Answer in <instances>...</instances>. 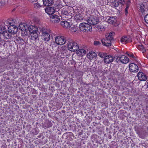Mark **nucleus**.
Listing matches in <instances>:
<instances>
[{
	"instance_id": "1",
	"label": "nucleus",
	"mask_w": 148,
	"mask_h": 148,
	"mask_svg": "<svg viewBox=\"0 0 148 148\" xmlns=\"http://www.w3.org/2000/svg\"><path fill=\"white\" fill-rule=\"evenodd\" d=\"M68 49L71 51H75L79 49V45L77 43L69 38L67 42Z\"/></svg>"
},
{
	"instance_id": "2",
	"label": "nucleus",
	"mask_w": 148,
	"mask_h": 148,
	"mask_svg": "<svg viewBox=\"0 0 148 148\" xmlns=\"http://www.w3.org/2000/svg\"><path fill=\"white\" fill-rule=\"evenodd\" d=\"M79 28L84 32H88L92 31L91 26L88 23H80L79 26Z\"/></svg>"
},
{
	"instance_id": "3",
	"label": "nucleus",
	"mask_w": 148,
	"mask_h": 148,
	"mask_svg": "<svg viewBox=\"0 0 148 148\" xmlns=\"http://www.w3.org/2000/svg\"><path fill=\"white\" fill-rule=\"evenodd\" d=\"M40 31L42 32V40L45 41H48L50 39V35L47 32V29L43 27H41L39 28Z\"/></svg>"
},
{
	"instance_id": "4",
	"label": "nucleus",
	"mask_w": 148,
	"mask_h": 148,
	"mask_svg": "<svg viewBox=\"0 0 148 148\" xmlns=\"http://www.w3.org/2000/svg\"><path fill=\"white\" fill-rule=\"evenodd\" d=\"M69 39V38L64 36H57L56 38L55 41L57 45H62L67 43Z\"/></svg>"
},
{
	"instance_id": "5",
	"label": "nucleus",
	"mask_w": 148,
	"mask_h": 148,
	"mask_svg": "<svg viewBox=\"0 0 148 148\" xmlns=\"http://www.w3.org/2000/svg\"><path fill=\"white\" fill-rule=\"evenodd\" d=\"M87 22L90 25H96L99 22V19L96 16H91L87 20Z\"/></svg>"
},
{
	"instance_id": "6",
	"label": "nucleus",
	"mask_w": 148,
	"mask_h": 148,
	"mask_svg": "<svg viewBox=\"0 0 148 148\" xmlns=\"http://www.w3.org/2000/svg\"><path fill=\"white\" fill-rule=\"evenodd\" d=\"M129 69L131 72L136 73L139 70L138 66L136 64L133 63H131L129 64Z\"/></svg>"
},
{
	"instance_id": "7",
	"label": "nucleus",
	"mask_w": 148,
	"mask_h": 148,
	"mask_svg": "<svg viewBox=\"0 0 148 148\" xmlns=\"http://www.w3.org/2000/svg\"><path fill=\"white\" fill-rule=\"evenodd\" d=\"M114 60V57L110 55H106L103 59V61L106 64L111 63Z\"/></svg>"
},
{
	"instance_id": "8",
	"label": "nucleus",
	"mask_w": 148,
	"mask_h": 148,
	"mask_svg": "<svg viewBox=\"0 0 148 148\" xmlns=\"http://www.w3.org/2000/svg\"><path fill=\"white\" fill-rule=\"evenodd\" d=\"M18 31V27L15 26L10 25L8 27V31L11 34H15Z\"/></svg>"
},
{
	"instance_id": "9",
	"label": "nucleus",
	"mask_w": 148,
	"mask_h": 148,
	"mask_svg": "<svg viewBox=\"0 0 148 148\" xmlns=\"http://www.w3.org/2000/svg\"><path fill=\"white\" fill-rule=\"evenodd\" d=\"M39 30H37L35 32L30 34L31 36V39L32 40H34L36 42L38 41L39 40V36L38 33L39 32Z\"/></svg>"
},
{
	"instance_id": "10",
	"label": "nucleus",
	"mask_w": 148,
	"mask_h": 148,
	"mask_svg": "<svg viewBox=\"0 0 148 148\" xmlns=\"http://www.w3.org/2000/svg\"><path fill=\"white\" fill-rule=\"evenodd\" d=\"M45 12L49 15H51L55 12V10L54 7L48 6L45 9Z\"/></svg>"
},
{
	"instance_id": "11",
	"label": "nucleus",
	"mask_w": 148,
	"mask_h": 148,
	"mask_svg": "<svg viewBox=\"0 0 148 148\" xmlns=\"http://www.w3.org/2000/svg\"><path fill=\"white\" fill-rule=\"evenodd\" d=\"M60 19L59 16L56 14L51 16L50 18L51 21L54 23H58L60 21Z\"/></svg>"
},
{
	"instance_id": "12",
	"label": "nucleus",
	"mask_w": 148,
	"mask_h": 148,
	"mask_svg": "<svg viewBox=\"0 0 148 148\" xmlns=\"http://www.w3.org/2000/svg\"><path fill=\"white\" fill-rule=\"evenodd\" d=\"M138 79L140 81H146L147 79L146 75L142 72H139L137 74Z\"/></svg>"
},
{
	"instance_id": "13",
	"label": "nucleus",
	"mask_w": 148,
	"mask_h": 148,
	"mask_svg": "<svg viewBox=\"0 0 148 148\" xmlns=\"http://www.w3.org/2000/svg\"><path fill=\"white\" fill-rule=\"evenodd\" d=\"M121 62L123 64H126L129 62V60L128 58L124 55L120 56Z\"/></svg>"
},
{
	"instance_id": "14",
	"label": "nucleus",
	"mask_w": 148,
	"mask_h": 148,
	"mask_svg": "<svg viewBox=\"0 0 148 148\" xmlns=\"http://www.w3.org/2000/svg\"><path fill=\"white\" fill-rule=\"evenodd\" d=\"M102 44L103 46L106 47L110 46L111 45V42L110 40H108L106 38V39H102L101 40Z\"/></svg>"
},
{
	"instance_id": "15",
	"label": "nucleus",
	"mask_w": 148,
	"mask_h": 148,
	"mask_svg": "<svg viewBox=\"0 0 148 148\" xmlns=\"http://www.w3.org/2000/svg\"><path fill=\"white\" fill-rule=\"evenodd\" d=\"M97 56L96 53L94 52H90L87 54L88 58L90 60L96 58Z\"/></svg>"
},
{
	"instance_id": "16",
	"label": "nucleus",
	"mask_w": 148,
	"mask_h": 148,
	"mask_svg": "<svg viewBox=\"0 0 148 148\" xmlns=\"http://www.w3.org/2000/svg\"><path fill=\"white\" fill-rule=\"evenodd\" d=\"M44 5L48 6L53 4L54 3V0H42Z\"/></svg>"
},
{
	"instance_id": "17",
	"label": "nucleus",
	"mask_w": 148,
	"mask_h": 148,
	"mask_svg": "<svg viewBox=\"0 0 148 148\" xmlns=\"http://www.w3.org/2000/svg\"><path fill=\"white\" fill-rule=\"evenodd\" d=\"M40 27L37 28L33 26H29L28 27V30L30 34H32L34 32H36L37 30H39V28Z\"/></svg>"
},
{
	"instance_id": "18",
	"label": "nucleus",
	"mask_w": 148,
	"mask_h": 148,
	"mask_svg": "<svg viewBox=\"0 0 148 148\" xmlns=\"http://www.w3.org/2000/svg\"><path fill=\"white\" fill-rule=\"evenodd\" d=\"M61 25L65 28H68L70 27L69 23L66 21H61L60 23Z\"/></svg>"
},
{
	"instance_id": "19",
	"label": "nucleus",
	"mask_w": 148,
	"mask_h": 148,
	"mask_svg": "<svg viewBox=\"0 0 148 148\" xmlns=\"http://www.w3.org/2000/svg\"><path fill=\"white\" fill-rule=\"evenodd\" d=\"M114 34V32H111L107 36L106 38L108 39V40H110L111 42L112 40L113 39V35Z\"/></svg>"
},
{
	"instance_id": "20",
	"label": "nucleus",
	"mask_w": 148,
	"mask_h": 148,
	"mask_svg": "<svg viewBox=\"0 0 148 148\" xmlns=\"http://www.w3.org/2000/svg\"><path fill=\"white\" fill-rule=\"evenodd\" d=\"M19 28L22 31H26V28L27 27V26L26 25L20 24L18 26Z\"/></svg>"
},
{
	"instance_id": "21",
	"label": "nucleus",
	"mask_w": 148,
	"mask_h": 148,
	"mask_svg": "<svg viewBox=\"0 0 148 148\" xmlns=\"http://www.w3.org/2000/svg\"><path fill=\"white\" fill-rule=\"evenodd\" d=\"M18 43H23L24 41L23 39L18 36H16L14 39Z\"/></svg>"
},
{
	"instance_id": "22",
	"label": "nucleus",
	"mask_w": 148,
	"mask_h": 148,
	"mask_svg": "<svg viewBox=\"0 0 148 148\" xmlns=\"http://www.w3.org/2000/svg\"><path fill=\"white\" fill-rule=\"evenodd\" d=\"M111 5L112 7L115 8H116L119 5V2L114 0L111 2Z\"/></svg>"
},
{
	"instance_id": "23",
	"label": "nucleus",
	"mask_w": 148,
	"mask_h": 148,
	"mask_svg": "<svg viewBox=\"0 0 148 148\" xmlns=\"http://www.w3.org/2000/svg\"><path fill=\"white\" fill-rule=\"evenodd\" d=\"M96 28L98 29L99 30L101 31H103L105 30V27L103 25H97Z\"/></svg>"
},
{
	"instance_id": "24",
	"label": "nucleus",
	"mask_w": 148,
	"mask_h": 148,
	"mask_svg": "<svg viewBox=\"0 0 148 148\" xmlns=\"http://www.w3.org/2000/svg\"><path fill=\"white\" fill-rule=\"evenodd\" d=\"M115 19V17H109L107 19V21L109 23L111 24L114 22Z\"/></svg>"
},
{
	"instance_id": "25",
	"label": "nucleus",
	"mask_w": 148,
	"mask_h": 148,
	"mask_svg": "<svg viewBox=\"0 0 148 148\" xmlns=\"http://www.w3.org/2000/svg\"><path fill=\"white\" fill-rule=\"evenodd\" d=\"M79 52H80L81 53V55L83 56L86 53V51L85 50L83 49H79L77 52V53H79Z\"/></svg>"
},
{
	"instance_id": "26",
	"label": "nucleus",
	"mask_w": 148,
	"mask_h": 148,
	"mask_svg": "<svg viewBox=\"0 0 148 148\" xmlns=\"http://www.w3.org/2000/svg\"><path fill=\"white\" fill-rule=\"evenodd\" d=\"M121 42L123 43H126L128 41V38L126 36L123 37L121 40Z\"/></svg>"
},
{
	"instance_id": "27",
	"label": "nucleus",
	"mask_w": 148,
	"mask_h": 148,
	"mask_svg": "<svg viewBox=\"0 0 148 148\" xmlns=\"http://www.w3.org/2000/svg\"><path fill=\"white\" fill-rule=\"evenodd\" d=\"M2 35L4 36L7 38H9L11 36V34H8L6 30L5 32H4V33L2 34Z\"/></svg>"
},
{
	"instance_id": "28",
	"label": "nucleus",
	"mask_w": 148,
	"mask_h": 148,
	"mask_svg": "<svg viewBox=\"0 0 148 148\" xmlns=\"http://www.w3.org/2000/svg\"><path fill=\"white\" fill-rule=\"evenodd\" d=\"M60 11H61L62 13L63 14L66 15H68L69 14L68 11L65 9H61V10L60 9Z\"/></svg>"
},
{
	"instance_id": "29",
	"label": "nucleus",
	"mask_w": 148,
	"mask_h": 148,
	"mask_svg": "<svg viewBox=\"0 0 148 148\" xmlns=\"http://www.w3.org/2000/svg\"><path fill=\"white\" fill-rule=\"evenodd\" d=\"M107 55V54L105 53H103L101 52H99L98 55L101 58H105Z\"/></svg>"
},
{
	"instance_id": "30",
	"label": "nucleus",
	"mask_w": 148,
	"mask_h": 148,
	"mask_svg": "<svg viewBox=\"0 0 148 148\" xmlns=\"http://www.w3.org/2000/svg\"><path fill=\"white\" fill-rule=\"evenodd\" d=\"M6 29L3 26H0V34H3L4 32L5 31Z\"/></svg>"
},
{
	"instance_id": "31",
	"label": "nucleus",
	"mask_w": 148,
	"mask_h": 148,
	"mask_svg": "<svg viewBox=\"0 0 148 148\" xmlns=\"http://www.w3.org/2000/svg\"><path fill=\"white\" fill-rule=\"evenodd\" d=\"M34 8L37 9H39L40 8L42 7V6L39 3H36L34 4Z\"/></svg>"
},
{
	"instance_id": "32",
	"label": "nucleus",
	"mask_w": 148,
	"mask_h": 148,
	"mask_svg": "<svg viewBox=\"0 0 148 148\" xmlns=\"http://www.w3.org/2000/svg\"><path fill=\"white\" fill-rule=\"evenodd\" d=\"M78 29L77 27V26H73L71 27V31L72 32H76Z\"/></svg>"
},
{
	"instance_id": "33",
	"label": "nucleus",
	"mask_w": 148,
	"mask_h": 148,
	"mask_svg": "<svg viewBox=\"0 0 148 148\" xmlns=\"http://www.w3.org/2000/svg\"><path fill=\"white\" fill-rule=\"evenodd\" d=\"M114 59H116V61L117 63H119L121 62V60L120 59V56H116L114 57Z\"/></svg>"
},
{
	"instance_id": "34",
	"label": "nucleus",
	"mask_w": 148,
	"mask_h": 148,
	"mask_svg": "<svg viewBox=\"0 0 148 148\" xmlns=\"http://www.w3.org/2000/svg\"><path fill=\"white\" fill-rule=\"evenodd\" d=\"M144 20L145 22L148 24V14H147L145 16Z\"/></svg>"
},
{
	"instance_id": "35",
	"label": "nucleus",
	"mask_w": 148,
	"mask_h": 148,
	"mask_svg": "<svg viewBox=\"0 0 148 148\" xmlns=\"http://www.w3.org/2000/svg\"><path fill=\"white\" fill-rule=\"evenodd\" d=\"M65 51L66 50L65 49H64L61 52L62 54L63 55V56H61L63 57H64V56H66V53Z\"/></svg>"
},
{
	"instance_id": "36",
	"label": "nucleus",
	"mask_w": 148,
	"mask_h": 148,
	"mask_svg": "<svg viewBox=\"0 0 148 148\" xmlns=\"http://www.w3.org/2000/svg\"><path fill=\"white\" fill-rule=\"evenodd\" d=\"M94 45H98L101 44V43L99 41H95L94 43Z\"/></svg>"
},
{
	"instance_id": "37",
	"label": "nucleus",
	"mask_w": 148,
	"mask_h": 148,
	"mask_svg": "<svg viewBox=\"0 0 148 148\" xmlns=\"http://www.w3.org/2000/svg\"><path fill=\"white\" fill-rule=\"evenodd\" d=\"M144 6L143 5H141L140 6V10L141 12H144Z\"/></svg>"
},
{
	"instance_id": "38",
	"label": "nucleus",
	"mask_w": 148,
	"mask_h": 148,
	"mask_svg": "<svg viewBox=\"0 0 148 148\" xmlns=\"http://www.w3.org/2000/svg\"><path fill=\"white\" fill-rule=\"evenodd\" d=\"M144 48V47L142 45H138V49H140L141 50L143 49Z\"/></svg>"
},
{
	"instance_id": "39",
	"label": "nucleus",
	"mask_w": 148,
	"mask_h": 148,
	"mask_svg": "<svg viewBox=\"0 0 148 148\" xmlns=\"http://www.w3.org/2000/svg\"><path fill=\"white\" fill-rule=\"evenodd\" d=\"M128 9L127 7L125 9V15H127L128 13Z\"/></svg>"
},
{
	"instance_id": "40",
	"label": "nucleus",
	"mask_w": 148,
	"mask_h": 148,
	"mask_svg": "<svg viewBox=\"0 0 148 148\" xmlns=\"http://www.w3.org/2000/svg\"><path fill=\"white\" fill-rule=\"evenodd\" d=\"M118 2H119V4L120 3L121 4H124V2L123 0H120Z\"/></svg>"
},
{
	"instance_id": "41",
	"label": "nucleus",
	"mask_w": 148,
	"mask_h": 148,
	"mask_svg": "<svg viewBox=\"0 0 148 148\" xmlns=\"http://www.w3.org/2000/svg\"><path fill=\"white\" fill-rule=\"evenodd\" d=\"M130 57H131L133 58H134V56L132 53H129V54H127Z\"/></svg>"
},
{
	"instance_id": "42",
	"label": "nucleus",
	"mask_w": 148,
	"mask_h": 148,
	"mask_svg": "<svg viewBox=\"0 0 148 148\" xmlns=\"http://www.w3.org/2000/svg\"><path fill=\"white\" fill-rule=\"evenodd\" d=\"M28 1L31 3H33L34 2H36L38 0H28Z\"/></svg>"
},
{
	"instance_id": "43",
	"label": "nucleus",
	"mask_w": 148,
	"mask_h": 148,
	"mask_svg": "<svg viewBox=\"0 0 148 148\" xmlns=\"http://www.w3.org/2000/svg\"><path fill=\"white\" fill-rule=\"evenodd\" d=\"M8 24L11 25V23L8 22H6L5 23V25H7Z\"/></svg>"
},
{
	"instance_id": "44",
	"label": "nucleus",
	"mask_w": 148,
	"mask_h": 148,
	"mask_svg": "<svg viewBox=\"0 0 148 148\" xmlns=\"http://www.w3.org/2000/svg\"><path fill=\"white\" fill-rule=\"evenodd\" d=\"M142 51V52L143 53L145 52L146 50H145V49L144 48L143 49H142V50H141Z\"/></svg>"
},
{
	"instance_id": "45",
	"label": "nucleus",
	"mask_w": 148,
	"mask_h": 148,
	"mask_svg": "<svg viewBox=\"0 0 148 148\" xmlns=\"http://www.w3.org/2000/svg\"><path fill=\"white\" fill-rule=\"evenodd\" d=\"M129 7V5L128 4H127L126 5V7L127 8H127L128 9Z\"/></svg>"
},
{
	"instance_id": "46",
	"label": "nucleus",
	"mask_w": 148,
	"mask_h": 148,
	"mask_svg": "<svg viewBox=\"0 0 148 148\" xmlns=\"http://www.w3.org/2000/svg\"><path fill=\"white\" fill-rule=\"evenodd\" d=\"M100 62V63H102V62H103V61H102H102H101Z\"/></svg>"
},
{
	"instance_id": "47",
	"label": "nucleus",
	"mask_w": 148,
	"mask_h": 148,
	"mask_svg": "<svg viewBox=\"0 0 148 148\" xmlns=\"http://www.w3.org/2000/svg\"><path fill=\"white\" fill-rule=\"evenodd\" d=\"M63 111H63V112H64V111H64V110Z\"/></svg>"
},
{
	"instance_id": "48",
	"label": "nucleus",
	"mask_w": 148,
	"mask_h": 148,
	"mask_svg": "<svg viewBox=\"0 0 148 148\" xmlns=\"http://www.w3.org/2000/svg\"><path fill=\"white\" fill-rule=\"evenodd\" d=\"M63 111H63V112H64V111H64V110Z\"/></svg>"
}]
</instances>
